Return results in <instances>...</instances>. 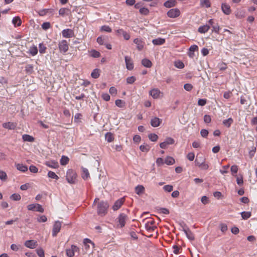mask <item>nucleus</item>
Wrapping results in <instances>:
<instances>
[{"label": "nucleus", "mask_w": 257, "mask_h": 257, "mask_svg": "<svg viewBox=\"0 0 257 257\" xmlns=\"http://www.w3.org/2000/svg\"><path fill=\"white\" fill-rule=\"evenodd\" d=\"M48 176L49 177L56 180H58L59 179V177L55 174V173L51 171L48 173Z\"/></svg>", "instance_id": "nucleus-50"}, {"label": "nucleus", "mask_w": 257, "mask_h": 257, "mask_svg": "<svg viewBox=\"0 0 257 257\" xmlns=\"http://www.w3.org/2000/svg\"><path fill=\"white\" fill-rule=\"evenodd\" d=\"M62 35L64 38H70L74 37V31L70 29H64L62 31Z\"/></svg>", "instance_id": "nucleus-8"}, {"label": "nucleus", "mask_w": 257, "mask_h": 257, "mask_svg": "<svg viewBox=\"0 0 257 257\" xmlns=\"http://www.w3.org/2000/svg\"><path fill=\"white\" fill-rule=\"evenodd\" d=\"M135 192L139 195H142L145 192V187L141 185H138L135 188Z\"/></svg>", "instance_id": "nucleus-22"}, {"label": "nucleus", "mask_w": 257, "mask_h": 257, "mask_svg": "<svg viewBox=\"0 0 257 257\" xmlns=\"http://www.w3.org/2000/svg\"><path fill=\"white\" fill-rule=\"evenodd\" d=\"M179 225L182 230L185 232L187 237L190 240H194L195 239L194 235L191 231L188 226L183 221L179 223Z\"/></svg>", "instance_id": "nucleus-2"}, {"label": "nucleus", "mask_w": 257, "mask_h": 257, "mask_svg": "<svg viewBox=\"0 0 257 257\" xmlns=\"http://www.w3.org/2000/svg\"><path fill=\"white\" fill-rule=\"evenodd\" d=\"M71 14L70 10L66 8H61L59 11V14L61 16H64L66 15H68Z\"/></svg>", "instance_id": "nucleus-20"}, {"label": "nucleus", "mask_w": 257, "mask_h": 257, "mask_svg": "<svg viewBox=\"0 0 257 257\" xmlns=\"http://www.w3.org/2000/svg\"><path fill=\"white\" fill-rule=\"evenodd\" d=\"M164 162L168 165H172L175 163V161L173 157L168 156L165 158Z\"/></svg>", "instance_id": "nucleus-29"}, {"label": "nucleus", "mask_w": 257, "mask_h": 257, "mask_svg": "<svg viewBox=\"0 0 257 257\" xmlns=\"http://www.w3.org/2000/svg\"><path fill=\"white\" fill-rule=\"evenodd\" d=\"M204 161H205V158L204 157H197L196 159L195 163L196 165H197L199 167V163L202 164V163H204Z\"/></svg>", "instance_id": "nucleus-45"}, {"label": "nucleus", "mask_w": 257, "mask_h": 257, "mask_svg": "<svg viewBox=\"0 0 257 257\" xmlns=\"http://www.w3.org/2000/svg\"><path fill=\"white\" fill-rule=\"evenodd\" d=\"M10 198L14 201H19L21 196L19 194L14 193L10 196Z\"/></svg>", "instance_id": "nucleus-44"}, {"label": "nucleus", "mask_w": 257, "mask_h": 257, "mask_svg": "<svg viewBox=\"0 0 257 257\" xmlns=\"http://www.w3.org/2000/svg\"><path fill=\"white\" fill-rule=\"evenodd\" d=\"M82 118V114L80 113H76L74 116V121L78 122Z\"/></svg>", "instance_id": "nucleus-61"}, {"label": "nucleus", "mask_w": 257, "mask_h": 257, "mask_svg": "<svg viewBox=\"0 0 257 257\" xmlns=\"http://www.w3.org/2000/svg\"><path fill=\"white\" fill-rule=\"evenodd\" d=\"M78 250V248L74 245H72L70 248L66 249V254L69 257H72L74 255V252Z\"/></svg>", "instance_id": "nucleus-12"}, {"label": "nucleus", "mask_w": 257, "mask_h": 257, "mask_svg": "<svg viewBox=\"0 0 257 257\" xmlns=\"http://www.w3.org/2000/svg\"><path fill=\"white\" fill-rule=\"evenodd\" d=\"M233 120L232 118L230 117L227 119L223 121V124L227 127H229L231 124L233 123Z\"/></svg>", "instance_id": "nucleus-35"}, {"label": "nucleus", "mask_w": 257, "mask_h": 257, "mask_svg": "<svg viewBox=\"0 0 257 257\" xmlns=\"http://www.w3.org/2000/svg\"><path fill=\"white\" fill-rule=\"evenodd\" d=\"M124 202L123 198H121L116 200L112 206L114 211H116L120 208Z\"/></svg>", "instance_id": "nucleus-15"}, {"label": "nucleus", "mask_w": 257, "mask_h": 257, "mask_svg": "<svg viewBox=\"0 0 257 257\" xmlns=\"http://www.w3.org/2000/svg\"><path fill=\"white\" fill-rule=\"evenodd\" d=\"M37 254L40 257H44L45 256L44 251L42 248L37 249Z\"/></svg>", "instance_id": "nucleus-58"}, {"label": "nucleus", "mask_w": 257, "mask_h": 257, "mask_svg": "<svg viewBox=\"0 0 257 257\" xmlns=\"http://www.w3.org/2000/svg\"><path fill=\"white\" fill-rule=\"evenodd\" d=\"M51 25L49 22H44L42 25V28L46 30L50 28Z\"/></svg>", "instance_id": "nucleus-60"}, {"label": "nucleus", "mask_w": 257, "mask_h": 257, "mask_svg": "<svg viewBox=\"0 0 257 257\" xmlns=\"http://www.w3.org/2000/svg\"><path fill=\"white\" fill-rule=\"evenodd\" d=\"M45 164L49 167H50L52 168H54V169L57 168L59 167V164H58V162L55 160H52L50 161H46L45 163Z\"/></svg>", "instance_id": "nucleus-18"}, {"label": "nucleus", "mask_w": 257, "mask_h": 257, "mask_svg": "<svg viewBox=\"0 0 257 257\" xmlns=\"http://www.w3.org/2000/svg\"><path fill=\"white\" fill-rule=\"evenodd\" d=\"M165 39L161 38H158L153 40L152 43L155 45H161L165 43Z\"/></svg>", "instance_id": "nucleus-23"}, {"label": "nucleus", "mask_w": 257, "mask_h": 257, "mask_svg": "<svg viewBox=\"0 0 257 257\" xmlns=\"http://www.w3.org/2000/svg\"><path fill=\"white\" fill-rule=\"evenodd\" d=\"M128 216L127 215L124 214V213H120L116 220L118 222V224H117V226L119 228H122L125 226V221L127 219Z\"/></svg>", "instance_id": "nucleus-4"}, {"label": "nucleus", "mask_w": 257, "mask_h": 257, "mask_svg": "<svg viewBox=\"0 0 257 257\" xmlns=\"http://www.w3.org/2000/svg\"><path fill=\"white\" fill-rule=\"evenodd\" d=\"M199 167L202 170H206L208 169L209 166L207 164L205 163V161L204 162V163H203L202 164L199 163Z\"/></svg>", "instance_id": "nucleus-56"}, {"label": "nucleus", "mask_w": 257, "mask_h": 257, "mask_svg": "<svg viewBox=\"0 0 257 257\" xmlns=\"http://www.w3.org/2000/svg\"><path fill=\"white\" fill-rule=\"evenodd\" d=\"M220 230L222 232H225L227 230V226L225 223H221L220 224Z\"/></svg>", "instance_id": "nucleus-62"}, {"label": "nucleus", "mask_w": 257, "mask_h": 257, "mask_svg": "<svg viewBox=\"0 0 257 257\" xmlns=\"http://www.w3.org/2000/svg\"><path fill=\"white\" fill-rule=\"evenodd\" d=\"M241 215L243 219H247L251 216V212L249 211H243L241 213Z\"/></svg>", "instance_id": "nucleus-41"}, {"label": "nucleus", "mask_w": 257, "mask_h": 257, "mask_svg": "<svg viewBox=\"0 0 257 257\" xmlns=\"http://www.w3.org/2000/svg\"><path fill=\"white\" fill-rule=\"evenodd\" d=\"M212 32H215L216 33H219L220 28H219V25L217 24H216V25H212Z\"/></svg>", "instance_id": "nucleus-59"}, {"label": "nucleus", "mask_w": 257, "mask_h": 257, "mask_svg": "<svg viewBox=\"0 0 257 257\" xmlns=\"http://www.w3.org/2000/svg\"><path fill=\"white\" fill-rule=\"evenodd\" d=\"M162 120L157 117H154L151 120V124L153 127L159 126L161 123Z\"/></svg>", "instance_id": "nucleus-13"}, {"label": "nucleus", "mask_w": 257, "mask_h": 257, "mask_svg": "<svg viewBox=\"0 0 257 257\" xmlns=\"http://www.w3.org/2000/svg\"><path fill=\"white\" fill-rule=\"evenodd\" d=\"M62 225V222L59 221H56L54 222L52 229L53 236H56L58 233L60 231Z\"/></svg>", "instance_id": "nucleus-6"}, {"label": "nucleus", "mask_w": 257, "mask_h": 257, "mask_svg": "<svg viewBox=\"0 0 257 257\" xmlns=\"http://www.w3.org/2000/svg\"><path fill=\"white\" fill-rule=\"evenodd\" d=\"M100 75V70L98 69H95L93 70L91 74V76L92 78L96 79L99 77Z\"/></svg>", "instance_id": "nucleus-32"}, {"label": "nucleus", "mask_w": 257, "mask_h": 257, "mask_svg": "<svg viewBox=\"0 0 257 257\" xmlns=\"http://www.w3.org/2000/svg\"><path fill=\"white\" fill-rule=\"evenodd\" d=\"M82 169V177L84 180H86L89 177V173L87 169L81 167Z\"/></svg>", "instance_id": "nucleus-26"}, {"label": "nucleus", "mask_w": 257, "mask_h": 257, "mask_svg": "<svg viewBox=\"0 0 257 257\" xmlns=\"http://www.w3.org/2000/svg\"><path fill=\"white\" fill-rule=\"evenodd\" d=\"M17 169L22 172H26L28 170V168L26 165L21 164H18L16 165Z\"/></svg>", "instance_id": "nucleus-33"}, {"label": "nucleus", "mask_w": 257, "mask_h": 257, "mask_svg": "<svg viewBox=\"0 0 257 257\" xmlns=\"http://www.w3.org/2000/svg\"><path fill=\"white\" fill-rule=\"evenodd\" d=\"M145 227L148 232H152L153 231H154L157 228L156 226L152 225L151 224H148V223L146 222H145Z\"/></svg>", "instance_id": "nucleus-24"}, {"label": "nucleus", "mask_w": 257, "mask_h": 257, "mask_svg": "<svg viewBox=\"0 0 257 257\" xmlns=\"http://www.w3.org/2000/svg\"><path fill=\"white\" fill-rule=\"evenodd\" d=\"M22 139L24 141L29 142H33L35 140V139L33 137L27 134L23 135L22 136Z\"/></svg>", "instance_id": "nucleus-28"}, {"label": "nucleus", "mask_w": 257, "mask_h": 257, "mask_svg": "<svg viewBox=\"0 0 257 257\" xmlns=\"http://www.w3.org/2000/svg\"><path fill=\"white\" fill-rule=\"evenodd\" d=\"M109 207L107 202L101 201L97 204V214L101 216H104L107 212Z\"/></svg>", "instance_id": "nucleus-1"}, {"label": "nucleus", "mask_w": 257, "mask_h": 257, "mask_svg": "<svg viewBox=\"0 0 257 257\" xmlns=\"http://www.w3.org/2000/svg\"><path fill=\"white\" fill-rule=\"evenodd\" d=\"M160 91L158 89H153L150 91V94L154 98H157L159 96Z\"/></svg>", "instance_id": "nucleus-25"}, {"label": "nucleus", "mask_w": 257, "mask_h": 257, "mask_svg": "<svg viewBox=\"0 0 257 257\" xmlns=\"http://www.w3.org/2000/svg\"><path fill=\"white\" fill-rule=\"evenodd\" d=\"M37 220L39 222H45L47 221V218L45 215H41L37 218Z\"/></svg>", "instance_id": "nucleus-53"}, {"label": "nucleus", "mask_w": 257, "mask_h": 257, "mask_svg": "<svg viewBox=\"0 0 257 257\" xmlns=\"http://www.w3.org/2000/svg\"><path fill=\"white\" fill-rule=\"evenodd\" d=\"M136 80V77L134 76L128 77L126 78V82L127 84H133Z\"/></svg>", "instance_id": "nucleus-57"}, {"label": "nucleus", "mask_w": 257, "mask_h": 257, "mask_svg": "<svg viewBox=\"0 0 257 257\" xmlns=\"http://www.w3.org/2000/svg\"><path fill=\"white\" fill-rule=\"evenodd\" d=\"M66 180L70 184H75L76 182L77 174L72 169H69L66 173Z\"/></svg>", "instance_id": "nucleus-3"}, {"label": "nucleus", "mask_w": 257, "mask_h": 257, "mask_svg": "<svg viewBox=\"0 0 257 257\" xmlns=\"http://www.w3.org/2000/svg\"><path fill=\"white\" fill-rule=\"evenodd\" d=\"M163 188L165 191L170 192L173 190V187L172 185H166L163 187Z\"/></svg>", "instance_id": "nucleus-54"}, {"label": "nucleus", "mask_w": 257, "mask_h": 257, "mask_svg": "<svg viewBox=\"0 0 257 257\" xmlns=\"http://www.w3.org/2000/svg\"><path fill=\"white\" fill-rule=\"evenodd\" d=\"M221 10L223 13L226 15H229L231 12L230 6L226 3L222 4Z\"/></svg>", "instance_id": "nucleus-14"}, {"label": "nucleus", "mask_w": 257, "mask_h": 257, "mask_svg": "<svg viewBox=\"0 0 257 257\" xmlns=\"http://www.w3.org/2000/svg\"><path fill=\"white\" fill-rule=\"evenodd\" d=\"M0 179L4 182L8 179V176L5 171L0 170Z\"/></svg>", "instance_id": "nucleus-40"}, {"label": "nucleus", "mask_w": 257, "mask_h": 257, "mask_svg": "<svg viewBox=\"0 0 257 257\" xmlns=\"http://www.w3.org/2000/svg\"><path fill=\"white\" fill-rule=\"evenodd\" d=\"M198 47L197 45H193L191 46V47H190V48L189 49V52L188 53V56L190 57L193 58L194 56V52L195 51L198 50Z\"/></svg>", "instance_id": "nucleus-19"}, {"label": "nucleus", "mask_w": 257, "mask_h": 257, "mask_svg": "<svg viewBox=\"0 0 257 257\" xmlns=\"http://www.w3.org/2000/svg\"><path fill=\"white\" fill-rule=\"evenodd\" d=\"M230 170L232 174L234 175V174H236L238 171V166L235 165L232 166L231 167Z\"/></svg>", "instance_id": "nucleus-55"}, {"label": "nucleus", "mask_w": 257, "mask_h": 257, "mask_svg": "<svg viewBox=\"0 0 257 257\" xmlns=\"http://www.w3.org/2000/svg\"><path fill=\"white\" fill-rule=\"evenodd\" d=\"M148 138L152 142H156L158 139V136L154 133L149 134Z\"/></svg>", "instance_id": "nucleus-46"}, {"label": "nucleus", "mask_w": 257, "mask_h": 257, "mask_svg": "<svg viewBox=\"0 0 257 257\" xmlns=\"http://www.w3.org/2000/svg\"><path fill=\"white\" fill-rule=\"evenodd\" d=\"M33 66L32 64H28L25 67V71L28 74H32L33 72Z\"/></svg>", "instance_id": "nucleus-38"}, {"label": "nucleus", "mask_w": 257, "mask_h": 257, "mask_svg": "<svg viewBox=\"0 0 257 257\" xmlns=\"http://www.w3.org/2000/svg\"><path fill=\"white\" fill-rule=\"evenodd\" d=\"M140 149L142 152H148L150 150V147L148 144L142 145L140 146Z\"/></svg>", "instance_id": "nucleus-34"}, {"label": "nucleus", "mask_w": 257, "mask_h": 257, "mask_svg": "<svg viewBox=\"0 0 257 257\" xmlns=\"http://www.w3.org/2000/svg\"><path fill=\"white\" fill-rule=\"evenodd\" d=\"M101 31H104L108 33H110L112 31V30L110 27L108 26L104 25L101 27L100 28Z\"/></svg>", "instance_id": "nucleus-48"}, {"label": "nucleus", "mask_w": 257, "mask_h": 257, "mask_svg": "<svg viewBox=\"0 0 257 257\" xmlns=\"http://www.w3.org/2000/svg\"><path fill=\"white\" fill-rule=\"evenodd\" d=\"M27 208L29 210L37 211L41 213H43L44 211L42 206L39 204H29L28 205Z\"/></svg>", "instance_id": "nucleus-5"}, {"label": "nucleus", "mask_w": 257, "mask_h": 257, "mask_svg": "<svg viewBox=\"0 0 257 257\" xmlns=\"http://www.w3.org/2000/svg\"><path fill=\"white\" fill-rule=\"evenodd\" d=\"M165 142L167 143L168 145H169L173 144L175 142V141L173 138L171 137H168L166 138Z\"/></svg>", "instance_id": "nucleus-63"}, {"label": "nucleus", "mask_w": 257, "mask_h": 257, "mask_svg": "<svg viewBox=\"0 0 257 257\" xmlns=\"http://www.w3.org/2000/svg\"><path fill=\"white\" fill-rule=\"evenodd\" d=\"M207 103V100L206 99H199L198 101V104L199 106H204Z\"/></svg>", "instance_id": "nucleus-64"}, {"label": "nucleus", "mask_w": 257, "mask_h": 257, "mask_svg": "<svg viewBox=\"0 0 257 257\" xmlns=\"http://www.w3.org/2000/svg\"><path fill=\"white\" fill-rule=\"evenodd\" d=\"M200 5L202 6H205L207 8H210L211 6L210 0H200Z\"/></svg>", "instance_id": "nucleus-39"}, {"label": "nucleus", "mask_w": 257, "mask_h": 257, "mask_svg": "<svg viewBox=\"0 0 257 257\" xmlns=\"http://www.w3.org/2000/svg\"><path fill=\"white\" fill-rule=\"evenodd\" d=\"M134 43L137 45V48L139 51L142 50L145 45V42L142 39L139 38L135 39Z\"/></svg>", "instance_id": "nucleus-11"}, {"label": "nucleus", "mask_w": 257, "mask_h": 257, "mask_svg": "<svg viewBox=\"0 0 257 257\" xmlns=\"http://www.w3.org/2000/svg\"><path fill=\"white\" fill-rule=\"evenodd\" d=\"M25 245L30 248H35L37 245V241L34 240H27L25 242Z\"/></svg>", "instance_id": "nucleus-17"}, {"label": "nucleus", "mask_w": 257, "mask_h": 257, "mask_svg": "<svg viewBox=\"0 0 257 257\" xmlns=\"http://www.w3.org/2000/svg\"><path fill=\"white\" fill-rule=\"evenodd\" d=\"M177 4L176 0H168L164 3V6L166 8H171L176 6Z\"/></svg>", "instance_id": "nucleus-21"}, {"label": "nucleus", "mask_w": 257, "mask_h": 257, "mask_svg": "<svg viewBox=\"0 0 257 257\" xmlns=\"http://www.w3.org/2000/svg\"><path fill=\"white\" fill-rule=\"evenodd\" d=\"M180 14V12L178 9H172L167 13V16L171 18H175L178 17Z\"/></svg>", "instance_id": "nucleus-9"}, {"label": "nucleus", "mask_w": 257, "mask_h": 257, "mask_svg": "<svg viewBox=\"0 0 257 257\" xmlns=\"http://www.w3.org/2000/svg\"><path fill=\"white\" fill-rule=\"evenodd\" d=\"M39 49L41 54H44L46 52V47L42 43H40L39 45Z\"/></svg>", "instance_id": "nucleus-51"}, {"label": "nucleus", "mask_w": 257, "mask_h": 257, "mask_svg": "<svg viewBox=\"0 0 257 257\" xmlns=\"http://www.w3.org/2000/svg\"><path fill=\"white\" fill-rule=\"evenodd\" d=\"M3 127L9 130H15L17 127V124L12 122H8L3 123Z\"/></svg>", "instance_id": "nucleus-16"}, {"label": "nucleus", "mask_w": 257, "mask_h": 257, "mask_svg": "<svg viewBox=\"0 0 257 257\" xmlns=\"http://www.w3.org/2000/svg\"><path fill=\"white\" fill-rule=\"evenodd\" d=\"M210 29V26L208 25H203L199 27L198 31L200 33H205Z\"/></svg>", "instance_id": "nucleus-27"}, {"label": "nucleus", "mask_w": 257, "mask_h": 257, "mask_svg": "<svg viewBox=\"0 0 257 257\" xmlns=\"http://www.w3.org/2000/svg\"><path fill=\"white\" fill-rule=\"evenodd\" d=\"M59 49L60 52H66L68 50V44L66 40H63L59 43Z\"/></svg>", "instance_id": "nucleus-7"}, {"label": "nucleus", "mask_w": 257, "mask_h": 257, "mask_svg": "<svg viewBox=\"0 0 257 257\" xmlns=\"http://www.w3.org/2000/svg\"><path fill=\"white\" fill-rule=\"evenodd\" d=\"M29 52L32 56L36 55L38 53L37 47L35 46L31 47L29 49Z\"/></svg>", "instance_id": "nucleus-42"}, {"label": "nucleus", "mask_w": 257, "mask_h": 257, "mask_svg": "<svg viewBox=\"0 0 257 257\" xmlns=\"http://www.w3.org/2000/svg\"><path fill=\"white\" fill-rule=\"evenodd\" d=\"M174 65L176 67L180 69H182L184 67V63L181 61H175Z\"/></svg>", "instance_id": "nucleus-49"}, {"label": "nucleus", "mask_w": 257, "mask_h": 257, "mask_svg": "<svg viewBox=\"0 0 257 257\" xmlns=\"http://www.w3.org/2000/svg\"><path fill=\"white\" fill-rule=\"evenodd\" d=\"M139 12L141 14L144 15H147L149 13V10L146 8H140Z\"/></svg>", "instance_id": "nucleus-52"}, {"label": "nucleus", "mask_w": 257, "mask_h": 257, "mask_svg": "<svg viewBox=\"0 0 257 257\" xmlns=\"http://www.w3.org/2000/svg\"><path fill=\"white\" fill-rule=\"evenodd\" d=\"M105 140L109 143L111 142L114 140V137L111 133H107L105 136Z\"/></svg>", "instance_id": "nucleus-37"}, {"label": "nucleus", "mask_w": 257, "mask_h": 257, "mask_svg": "<svg viewBox=\"0 0 257 257\" xmlns=\"http://www.w3.org/2000/svg\"><path fill=\"white\" fill-rule=\"evenodd\" d=\"M12 23L15 27H19L21 25L22 21L20 17H14L12 20Z\"/></svg>", "instance_id": "nucleus-30"}, {"label": "nucleus", "mask_w": 257, "mask_h": 257, "mask_svg": "<svg viewBox=\"0 0 257 257\" xmlns=\"http://www.w3.org/2000/svg\"><path fill=\"white\" fill-rule=\"evenodd\" d=\"M142 64L144 66L147 67V68H150L152 65V63L151 61L148 59H143L142 60Z\"/></svg>", "instance_id": "nucleus-31"}, {"label": "nucleus", "mask_w": 257, "mask_h": 257, "mask_svg": "<svg viewBox=\"0 0 257 257\" xmlns=\"http://www.w3.org/2000/svg\"><path fill=\"white\" fill-rule=\"evenodd\" d=\"M125 62L126 64V68L128 70H132L134 69V63L132 58L128 56H125Z\"/></svg>", "instance_id": "nucleus-10"}, {"label": "nucleus", "mask_w": 257, "mask_h": 257, "mask_svg": "<svg viewBox=\"0 0 257 257\" xmlns=\"http://www.w3.org/2000/svg\"><path fill=\"white\" fill-rule=\"evenodd\" d=\"M90 55L93 58H98L100 56V53L95 50H92L90 51Z\"/></svg>", "instance_id": "nucleus-43"}, {"label": "nucleus", "mask_w": 257, "mask_h": 257, "mask_svg": "<svg viewBox=\"0 0 257 257\" xmlns=\"http://www.w3.org/2000/svg\"><path fill=\"white\" fill-rule=\"evenodd\" d=\"M115 105L120 107L122 108L124 106L125 102L121 99H117L115 101Z\"/></svg>", "instance_id": "nucleus-47"}, {"label": "nucleus", "mask_w": 257, "mask_h": 257, "mask_svg": "<svg viewBox=\"0 0 257 257\" xmlns=\"http://www.w3.org/2000/svg\"><path fill=\"white\" fill-rule=\"evenodd\" d=\"M69 159L68 157L62 156L60 160V164L61 165L64 166L67 164L69 162Z\"/></svg>", "instance_id": "nucleus-36"}]
</instances>
